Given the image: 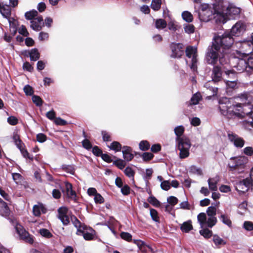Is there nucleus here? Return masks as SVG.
<instances>
[{"mask_svg":"<svg viewBox=\"0 0 253 253\" xmlns=\"http://www.w3.org/2000/svg\"><path fill=\"white\" fill-rule=\"evenodd\" d=\"M205 59L207 64L213 66H216L218 62L223 68L227 69L229 66V59L228 54L213 44L208 46Z\"/></svg>","mask_w":253,"mask_h":253,"instance_id":"1","label":"nucleus"},{"mask_svg":"<svg viewBox=\"0 0 253 253\" xmlns=\"http://www.w3.org/2000/svg\"><path fill=\"white\" fill-rule=\"evenodd\" d=\"M184 130V127L182 125L177 126L174 129V133L176 136V147L180 151L179 158L181 159H185L189 156V149L191 146L189 138L186 137H181Z\"/></svg>","mask_w":253,"mask_h":253,"instance_id":"2","label":"nucleus"},{"mask_svg":"<svg viewBox=\"0 0 253 253\" xmlns=\"http://www.w3.org/2000/svg\"><path fill=\"white\" fill-rule=\"evenodd\" d=\"M234 42L233 37L229 31H225L223 34L214 36L212 44L217 46L220 50L226 52V49L230 48Z\"/></svg>","mask_w":253,"mask_h":253,"instance_id":"3","label":"nucleus"},{"mask_svg":"<svg viewBox=\"0 0 253 253\" xmlns=\"http://www.w3.org/2000/svg\"><path fill=\"white\" fill-rule=\"evenodd\" d=\"M247 162L248 158L245 156L232 157L228 165L230 171L240 173L244 171Z\"/></svg>","mask_w":253,"mask_h":253,"instance_id":"4","label":"nucleus"},{"mask_svg":"<svg viewBox=\"0 0 253 253\" xmlns=\"http://www.w3.org/2000/svg\"><path fill=\"white\" fill-rule=\"evenodd\" d=\"M197 220L201 228L207 227L211 228L217 222L215 216H207L204 212H201L198 215Z\"/></svg>","mask_w":253,"mask_h":253,"instance_id":"5","label":"nucleus"},{"mask_svg":"<svg viewBox=\"0 0 253 253\" xmlns=\"http://www.w3.org/2000/svg\"><path fill=\"white\" fill-rule=\"evenodd\" d=\"M247 106L245 105L243 107L241 103H236L235 104H232L231 108L232 111L229 113L231 116L228 117V119H235L236 118H242L245 116V115L249 116V112L246 111V107Z\"/></svg>","mask_w":253,"mask_h":253,"instance_id":"6","label":"nucleus"},{"mask_svg":"<svg viewBox=\"0 0 253 253\" xmlns=\"http://www.w3.org/2000/svg\"><path fill=\"white\" fill-rule=\"evenodd\" d=\"M218 109L221 114L227 118L231 116L229 113L233 110L231 108L232 103L230 99L226 97H222L218 100Z\"/></svg>","mask_w":253,"mask_h":253,"instance_id":"7","label":"nucleus"},{"mask_svg":"<svg viewBox=\"0 0 253 253\" xmlns=\"http://www.w3.org/2000/svg\"><path fill=\"white\" fill-rule=\"evenodd\" d=\"M253 185L250 179L247 178L237 182L235 184V189L239 194H242L247 192Z\"/></svg>","mask_w":253,"mask_h":253,"instance_id":"8","label":"nucleus"},{"mask_svg":"<svg viewBox=\"0 0 253 253\" xmlns=\"http://www.w3.org/2000/svg\"><path fill=\"white\" fill-rule=\"evenodd\" d=\"M81 233L77 234L79 236H83L84 239L87 241L92 240L94 239L95 231L90 227L83 224V227L81 229Z\"/></svg>","mask_w":253,"mask_h":253,"instance_id":"9","label":"nucleus"},{"mask_svg":"<svg viewBox=\"0 0 253 253\" xmlns=\"http://www.w3.org/2000/svg\"><path fill=\"white\" fill-rule=\"evenodd\" d=\"M246 30V25L242 22H237L232 28L229 32L233 37H239L242 35Z\"/></svg>","mask_w":253,"mask_h":253,"instance_id":"10","label":"nucleus"},{"mask_svg":"<svg viewBox=\"0 0 253 253\" xmlns=\"http://www.w3.org/2000/svg\"><path fill=\"white\" fill-rule=\"evenodd\" d=\"M228 137L231 142L237 148H242L245 144V140L238 135L232 132L228 133Z\"/></svg>","mask_w":253,"mask_h":253,"instance_id":"11","label":"nucleus"},{"mask_svg":"<svg viewBox=\"0 0 253 253\" xmlns=\"http://www.w3.org/2000/svg\"><path fill=\"white\" fill-rule=\"evenodd\" d=\"M222 66L216 65L214 66L212 70L211 74V83H218L222 81Z\"/></svg>","mask_w":253,"mask_h":253,"instance_id":"12","label":"nucleus"},{"mask_svg":"<svg viewBox=\"0 0 253 253\" xmlns=\"http://www.w3.org/2000/svg\"><path fill=\"white\" fill-rule=\"evenodd\" d=\"M214 13L212 10L209 7H203L202 11L200 13L199 16L201 20L204 22H208L213 18Z\"/></svg>","mask_w":253,"mask_h":253,"instance_id":"13","label":"nucleus"},{"mask_svg":"<svg viewBox=\"0 0 253 253\" xmlns=\"http://www.w3.org/2000/svg\"><path fill=\"white\" fill-rule=\"evenodd\" d=\"M183 44L181 43H174L171 46L172 54L171 56L173 58H180L184 53Z\"/></svg>","mask_w":253,"mask_h":253,"instance_id":"14","label":"nucleus"},{"mask_svg":"<svg viewBox=\"0 0 253 253\" xmlns=\"http://www.w3.org/2000/svg\"><path fill=\"white\" fill-rule=\"evenodd\" d=\"M67 212L68 209L66 207H61L58 209V217L64 225H67L70 222L69 218L67 215Z\"/></svg>","mask_w":253,"mask_h":253,"instance_id":"15","label":"nucleus"},{"mask_svg":"<svg viewBox=\"0 0 253 253\" xmlns=\"http://www.w3.org/2000/svg\"><path fill=\"white\" fill-rule=\"evenodd\" d=\"M243 48H246L247 54L251 53L253 51V33L248 40L244 41L242 43Z\"/></svg>","mask_w":253,"mask_h":253,"instance_id":"16","label":"nucleus"},{"mask_svg":"<svg viewBox=\"0 0 253 253\" xmlns=\"http://www.w3.org/2000/svg\"><path fill=\"white\" fill-rule=\"evenodd\" d=\"M213 18L217 24H224L227 21V16L223 12H214Z\"/></svg>","mask_w":253,"mask_h":253,"instance_id":"17","label":"nucleus"},{"mask_svg":"<svg viewBox=\"0 0 253 253\" xmlns=\"http://www.w3.org/2000/svg\"><path fill=\"white\" fill-rule=\"evenodd\" d=\"M122 153L124 159L127 162L130 161L134 157L132 154V149L129 146H124L123 147Z\"/></svg>","mask_w":253,"mask_h":253,"instance_id":"18","label":"nucleus"},{"mask_svg":"<svg viewBox=\"0 0 253 253\" xmlns=\"http://www.w3.org/2000/svg\"><path fill=\"white\" fill-rule=\"evenodd\" d=\"M47 212V209L44 205L40 203L38 205H35L33 208V213L36 216H40L42 213H45Z\"/></svg>","mask_w":253,"mask_h":253,"instance_id":"19","label":"nucleus"},{"mask_svg":"<svg viewBox=\"0 0 253 253\" xmlns=\"http://www.w3.org/2000/svg\"><path fill=\"white\" fill-rule=\"evenodd\" d=\"M10 213V211L7 204L0 198V215L4 217H8Z\"/></svg>","mask_w":253,"mask_h":253,"instance_id":"20","label":"nucleus"},{"mask_svg":"<svg viewBox=\"0 0 253 253\" xmlns=\"http://www.w3.org/2000/svg\"><path fill=\"white\" fill-rule=\"evenodd\" d=\"M8 23L9 25V29L11 34L12 36H14L17 32V26L18 22L14 18H9Z\"/></svg>","mask_w":253,"mask_h":253,"instance_id":"21","label":"nucleus"},{"mask_svg":"<svg viewBox=\"0 0 253 253\" xmlns=\"http://www.w3.org/2000/svg\"><path fill=\"white\" fill-rule=\"evenodd\" d=\"M72 188V185L70 183L66 182L65 183V192L67 196L69 198L75 200L77 195L76 192L73 190Z\"/></svg>","mask_w":253,"mask_h":253,"instance_id":"22","label":"nucleus"},{"mask_svg":"<svg viewBox=\"0 0 253 253\" xmlns=\"http://www.w3.org/2000/svg\"><path fill=\"white\" fill-rule=\"evenodd\" d=\"M71 220L74 226L77 228L76 234H81V229L83 227V224L74 215L71 216Z\"/></svg>","mask_w":253,"mask_h":253,"instance_id":"23","label":"nucleus"},{"mask_svg":"<svg viewBox=\"0 0 253 253\" xmlns=\"http://www.w3.org/2000/svg\"><path fill=\"white\" fill-rule=\"evenodd\" d=\"M212 241L218 248H220L221 246H224L226 244V242L217 234L213 235Z\"/></svg>","mask_w":253,"mask_h":253,"instance_id":"24","label":"nucleus"},{"mask_svg":"<svg viewBox=\"0 0 253 253\" xmlns=\"http://www.w3.org/2000/svg\"><path fill=\"white\" fill-rule=\"evenodd\" d=\"M219 219L224 224L229 227H232V221L227 214L221 212L220 215L219 216Z\"/></svg>","mask_w":253,"mask_h":253,"instance_id":"25","label":"nucleus"},{"mask_svg":"<svg viewBox=\"0 0 253 253\" xmlns=\"http://www.w3.org/2000/svg\"><path fill=\"white\" fill-rule=\"evenodd\" d=\"M211 81H209V82L206 83L205 84V87L207 88L208 90L211 91V94L210 96L209 97V98H211V96H214L216 95L218 88L217 87L213 86L212 84H216V83H211Z\"/></svg>","mask_w":253,"mask_h":253,"instance_id":"26","label":"nucleus"},{"mask_svg":"<svg viewBox=\"0 0 253 253\" xmlns=\"http://www.w3.org/2000/svg\"><path fill=\"white\" fill-rule=\"evenodd\" d=\"M235 67L237 70L240 72H243L245 70H247V68H248L247 61L243 59H239L238 62Z\"/></svg>","mask_w":253,"mask_h":253,"instance_id":"27","label":"nucleus"},{"mask_svg":"<svg viewBox=\"0 0 253 253\" xmlns=\"http://www.w3.org/2000/svg\"><path fill=\"white\" fill-rule=\"evenodd\" d=\"M180 229L183 232L188 233L193 229L191 220L184 222L180 225Z\"/></svg>","mask_w":253,"mask_h":253,"instance_id":"28","label":"nucleus"},{"mask_svg":"<svg viewBox=\"0 0 253 253\" xmlns=\"http://www.w3.org/2000/svg\"><path fill=\"white\" fill-rule=\"evenodd\" d=\"M0 12L2 15L6 19L10 18L11 9L8 5H1L0 8Z\"/></svg>","mask_w":253,"mask_h":253,"instance_id":"29","label":"nucleus"},{"mask_svg":"<svg viewBox=\"0 0 253 253\" xmlns=\"http://www.w3.org/2000/svg\"><path fill=\"white\" fill-rule=\"evenodd\" d=\"M237 98H238L241 101L245 103H249L251 101L250 93L247 92H244L243 93L238 94Z\"/></svg>","mask_w":253,"mask_h":253,"instance_id":"30","label":"nucleus"},{"mask_svg":"<svg viewBox=\"0 0 253 253\" xmlns=\"http://www.w3.org/2000/svg\"><path fill=\"white\" fill-rule=\"evenodd\" d=\"M218 178L217 177L210 178L208 180V184L209 188L211 191H216L217 189V183L218 182Z\"/></svg>","mask_w":253,"mask_h":253,"instance_id":"31","label":"nucleus"},{"mask_svg":"<svg viewBox=\"0 0 253 253\" xmlns=\"http://www.w3.org/2000/svg\"><path fill=\"white\" fill-rule=\"evenodd\" d=\"M28 54H30V58L31 61H36L40 57V54L36 48L32 49L30 50V53H28Z\"/></svg>","mask_w":253,"mask_h":253,"instance_id":"32","label":"nucleus"},{"mask_svg":"<svg viewBox=\"0 0 253 253\" xmlns=\"http://www.w3.org/2000/svg\"><path fill=\"white\" fill-rule=\"evenodd\" d=\"M186 55L188 58H191L193 55L197 54V48L193 46H189L186 47L185 50Z\"/></svg>","mask_w":253,"mask_h":253,"instance_id":"33","label":"nucleus"},{"mask_svg":"<svg viewBox=\"0 0 253 253\" xmlns=\"http://www.w3.org/2000/svg\"><path fill=\"white\" fill-rule=\"evenodd\" d=\"M199 233L201 235L206 239H209L213 236L212 231L207 228H202V229L200 230Z\"/></svg>","mask_w":253,"mask_h":253,"instance_id":"34","label":"nucleus"},{"mask_svg":"<svg viewBox=\"0 0 253 253\" xmlns=\"http://www.w3.org/2000/svg\"><path fill=\"white\" fill-rule=\"evenodd\" d=\"M38 14V12L36 10L33 9L32 10L27 11L25 13V17L27 20H33Z\"/></svg>","mask_w":253,"mask_h":253,"instance_id":"35","label":"nucleus"},{"mask_svg":"<svg viewBox=\"0 0 253 253\" xmlns=\"http://www.w3.org/2000/svg\"><path fill=\"white\" fill-rule=\"evenodd\" d=\"M61 169L71 174H74L75 172V168L74 166L71 165H62L61 166Z\"/></svg>","mask_w":253,"mask_h":253,"instance_id":"36","label":"nucleus"},{"mask_svg":"<svg viewBox=\"0 0 253 253\" xmlns=\"http://www.w3.org/2000/svg\"><path fill=\"white\" fill-rule=\"evenodd\" d=\"M183 19L188 23H190L193 20L192 14L188 11H184L181 14Z\"/></svg>","mask_w":253,"mask_h":253,"instance_id":"37","label":"nucleus"},{"mask_svg":"<svg viewBox=\"0 0 253 253\" xmlns=\"http://www.w3.org/2000/svg\"><path fill=\"white\" fill-rule=\"evenodd\" d=\"M39 233L42 237L49 239L53 237L52 233L47 229L42 228L39 230Z\"/></svg>","mask_w":253,"mask_h":253,"instance_id":"38","label":"nucleus"},{"mask_svg":"<svg viewBox=\"0 0 253 253\" xmlns=\"http://www.w3.org/2000/svg\"><path fill=\"white\" fill-rule=\"evenodd\" d=\"M16 230L18 234L19 235L20 238L23 239H27V238L29 235V233L22 228L16 227Z\"/></svg>","mask_w":253,"mask_h":253,"instance_id":"39","label":"nucleus"},{"mask_svg":"<svg viewBox=\"0 0 253 253\" xmlns=\"http://www.w3.org/2000/svg\"><path fill=\"white\" fill-rule=\"evenodd\" d=\"M161 0H152L151 4V7L154 11H158L161 8Z\"/></svg>","mask_w":253,"mask_h":253,"instance_id":"40","label":"nucleus"},{"mask_svg":"<svg viewBox=\"0 0 253 253\" xmlns=\"http://www.w3.org/2000/svg\"><path fill=\"white\" fill-rule=\"evenodd\" d=\"M201 98V95L200 93H196L194 94L190 99L191 105H196L198 104Z\"/></svg>","mask_w":253,"mask_h":253,"instance_id":"41","label":"nucleus"},{"mask_svg":"<svg viewBox=\"0 0 253 253\" xmlns=\"http://www.w3.org/2000/svg\"><path fill=\"white\" fill-rule=\"evenodd\" d=\"M155 26L157 29H164L167 26V22L162 19H157L155 22Z\"/></svg>","mask_w":253,"mask_h":253,"instance_id":"42","label":"nucleus"},{"mask_svg":"<svg viewBox=\"0 0 253 253\" xmlns=\"http://www.w3.org/2000/svg\"><path fill=\"white\" fill-rule=\"evenodd\" d=\"M148 202L156 207H159L160 206V202L158 200L156 197L151 195L147 199Z\"/></svg>","mask_w":253,"mask_h":253,"instance_id":"43","label":"nucleus"},{"mask_svg":"<svg viewBox=\"0 0 253 253\" xmlns=\"http://www.w3.org/2000/svg\"><path fill=\"white\" fill-rule=\"evenodd\" d=\"M31 28L34 31H40L42 29V25L39 23L36 22V20H31Z\"/></svg>","mask_w":253,"mask_h":253,"instance_id":"44","label":"nucleus"},{"mask_svg":"<svg viewBox=\"0 0 253 253\" xmlns=\"http://www.w3.org/2000/svg\"><path fill=\"white\" fill-rule=\"evenodd\" d=\"M109 147L111 150H113L116 152H119L122 149V145L117 141H113Z\"/></svg>","mask_w":253,"mask_h":253,"instance_id":"45","label":"nucleus"},{"mask_svg":"<svg viewBox=\"0 0 253 253\" xmlns=\"http://www.w3.org/2000/svg\"><path fill=\"white\" fill-rule=\"evenodd\" d=\"M12 179L16 184H19L21 183L23 180V176L19 173H12Z\"/></svg>","mask_w":253,"mask_h":253,"instance_id":"46","label":"nucleus"},{"mask_svg":"<svg viewBox=\"0 0 253 253\" xmlns=\"http://www.w3.org/2000/svg\"><path fill=\"white\" fill-rule=\"evenodd\" d=\"M124 173L129 178H132L133 180L134 179L135 171L131 168L126 167L124 170Z\"/></svg>","mask_w":253,"mask_h":253,"instance_id":"47","label":"nucleus"},{"mask_svg":"<svg viewBox=\"0 0 253 253\" xmlns=\"http://www.w3.org/2000/svg\"><path fill=\"white\" fill-rule=\"evenodd\" d=\"M184 29L186 33L192 34L195 31V27L192 24H185L184 25Z\"/></svg>","mask_w":253,"mask_h":253,"instance_id":"48","label":"nucleus"},{"mask_svg":"<svg viewBox=\"0 0 253 253\" xmlns=\"http://www.w3.org/2000/svg\"><path fill=\"white\" fill-rule=\"evenodd\" d=\"M189 172L198 175H201L202 174V170L195 166H192L190 167L189 169Z\"/></svg>","mask_w":253,"mask_h":253,"instance_id":"49","label":"nucleus"},{"mask_svg":"<svg viewBox=\"0 0 253 253\" xmlns=\"http://www.w3.org/2000/svg\"><path fill=\"white\" fill-rule=\"evenodd\" d=\"M225 75L232 80H237V75L235 71L232 70L225 71Z\"/></svg>","mask_w":253,"mask_h":253,"instance_id":"50","label":"nucleus"},{"mask_svg":"<svg viewBox=\"0 0 253 253\" xmlns=\"http://www.w3.org/2000/svg\"><path fill=\"white\" fill-rule=\"evenodd\" d=\"M139 146L140 150L146 151L149 149L150 144L147 140H142L139 143Z\"/></svg>","mask_w":253,"mask_h":253,"instance_id":"51","label":"nucleus"},{"mask_svg":"<svg viewBox=\"0 0 253 253\" xmlns=\"http://www.w3.org/2000/svg\"><path fill=\"white\" fill-rule=\"evenodd\" d=\"M150 212L151 217L152 220L156 222H159V218L158 215L157 211L154 209H150Z\"/></svg>","mask_w":253,"mask_h":253,"instance_id":"52","label":"nucleus"},{"mask_svg":"<svg viewBox=\"0 0 253 253\" xmlns=\"http://www.w3.org/2000/svg\"><path fill=\"white\" fill-rule=\"evenodd\" d=\"M237 80H227L226 82V85L227 89H234L237 85Z\"/></svg>","mask_w":253,"mask_h":253,"instance_id":"53","label":"nucleus"},{"mask_svg":"<svg viewBox=\"0 0 253 253\" xmlns=\"http://www.w3.org/2000/svg\"><path fill=\"white\" fill-rule=\"evenodd\" d=\"M207 216H215L216 213V210L214 207L210 206L207 210Z\"/></svg>","mask_w":253,"mask_h":253,"instance_id":"54","label":"nucleus"},{"mask_svg":"<svg viewBox=\"0 0 253 253\" xmlns=\"http://www.w3.org/2000/svg\"><path fill=\"white\" fill-rule=\"evenodd\" d=\"M243 227L247 231L253 230V223L249 221H245L243 223Z\"/></svg>","mask_w":253,"mask_h":253,"instance_id":"55","label":"nucleus"},{"mask_svg":"<svg viewBox=\"0 0 253 253\" xmlns=\"http://www.w3.org/2000/svg\"><path fill=\"white\" fill-rule=\"evenodd\" d=\"M113 164L116 166L120 169H123L126 166L125 161L121 159H118L115 161L113 162Z\"/></svg>","mask_w":253,"mask_h":253,"instance_id":"56","label":"nucleus"},{"mask_svg":"<svg viewBox=\"0 0 253 253\" xmlns=\"http://www.w3.org/2000/svg\"><path fill=\"white\" fill-rule=\"evenodd\" d=\"M32 101L37 106H41L42 104V100L39 96L34 95L32 96Z\"/></svg>","mask_w":253,"mask_h":253,"instance_id":"57","label":"nucleus"},{"mask_svg":"<svg viewBox=\"0 0 253 253\" xmlns=\"http://www.w3.org/2000/svg\"><path fill=\"white\" fill-rule=\"evenodd\" d=\"M13 139L18 148H20V147L22 146L23 143L22 141L20 140L19 135L17 134H14L13 136Z\"/></svg>","mask_w":253,"mask_h":253,"instance_id":"58","label":"nucleus"},{"mask_svg":"<svg viewBox=\"0 0 253 253\" xmlns=\"http://www.w3.org/2000/svg\"><path fill=\"white\" fill-rule=\"evenodd\" d=\"M178 199L173 196H169L167 199L168 203L171 206H174L178 203Z\"/></svg>","mask_w":253,"mask_h":253,"instance_id":"59","label":"nucleus"},{"mask_svg":"<svg viewBox=\"0 0 253 253\" xmlns=\"http://www.w3.org/2000/svg\"><path fill=\"white\" fill-rule=\"evenodd\" d=\"M120 236L123 239L128 242L132 240L131 235L127 232H122L120 234Z\"/></svg>","mask_w":253,"mask_h":253,"instance_id":"60","label":"nucleus"},{"mask_svg":"<svg viewBox=\"0 0 253 253\" xmlns=\"http://www.w3.org/2000/svg\"><path fill=\"white\" fill-rule=\"evenodd\" d=\"M24 91L26 95L31 96L33 95L34 91L33 88L29 84L26 85L24 87Z\"/></svg>","mask_w":253,"mask_h":253,"instance_id":"61","label":"nucleus"},{"mask_svg":"<svg viewBox=\"0 0 253 253\" xmlns=\"http://www.w3.org/2000/svg\"><path fill=\"white\" fill-rule=\"evenodd\" d=\"M94 200L96 204H102L104 202V199L103 197L99 194H96L95 196L94 197Z\"/></svg>","mask_w":253,"mask_h":253,"instance_id":"62","label":"nucleus"},{"mask_svg":"<svg viewBox=\"0 0 253 253\" xmlns=\"http://www.w3.org/2000/svg\"><path fill=\"white\" fill-rule=\"evenodd\" d=\"M92 152L96 156H101L102 154V150L97 146L92 147Z\"/></svg>","mask_w":253,"mask_h":253,"instance_id":"63","label":"nucleus"},{"mask_svg":"<svg viewBox=\"0 0 253 253\" xmlns=\"http://www.w3.org/2000/svg\"><path fill=\"white\" fill-rule=\"evenodd\" d=\"M161 188L165 191L169 190L170 188V183L168 180H164L161 183Z\"/></svg>","mask_w":253,"mask_h":253,"instance_id":"64","label":"nucleus"}]
</instances>
